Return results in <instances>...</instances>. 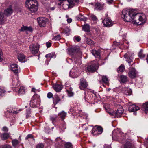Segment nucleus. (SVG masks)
<instances>
[{
	"label": "nucleus",
	"instance_id": "1",
	"mask_svg": "<svg viewBox=\"0 0 148 148\" xmlns=\"http://www.w3.org/2000/svg\"><path fill=\"white\" fill-rule=\"evenodd\" d=\"M67 50L68 53L72 56V58H69V60L72 61H74L75 64L77 63L76 61L77 59H78L79 61H80L79 59L82 55V52L78 47L72 46L69 48Z\"/></svg>",
	"mask_w": 148,
	"mask_h": 148
},
{
	"label": "nucleus",
	"instance_id": "2",
	"mask_svg": "<svg viewBox=\"0 0 148 148\" xmlns=\"http://www.w3.org/2000/svg\"><path fill=\"white\" fill-rule=\"evenodd\" d=\"M135 13L133 10L125 9L122 11L121 16L125 21L134 22Z\"/></svg>",
	"mask_w": 148,
	"mask_h": 148
},
{
	"label": "nucleus",
	"instance_id": "3",
	"mask_svg": "<svg viewBox=\"0 0 148 148\" xmlns=\"http://www.w3.org/2000/svg\"><path fill=\"white\" fill-rule=\"evenodd\" d=\"M25 5L32 12H35L38 8V3L36 0H27Z\"/></svg>",
	"mask_w": 148,
	"mask_h": 148
},
{
	"label": "nucleus",
	"instance_id": "4",
	"mask_svg": "<svg viewBox=\"0 0 148 148\" xmlns=\"http://www.w3.org/2000/svg\"><path fill=\"white\" fill-rule=\"evenodd\" d=\"M134 22V24L140 25L144 23L146 21L145 15L143 14L135 13Z\"/></svg>",
	"mask_w": 148,
	"mask_h": 148
},
{
	"label": "nucleus",
	"instance_id": "5",
	"mask_svg": "<svg viewBox=\"0 0 148 148\" xmlns=\"http://www.w3.org/2000/svg\"><path fill=\"white\" fill-rule=\"evenodd\" d=\"M106 111L113 118H118L121 117L123 112V110L121 106L117 110L114 112H109L107 110Z\"/></svg>",
	"mask_w": 148,
	"mask_h": 148
},
{
	"label": "nucleus",
	"instance_id": "6",
	"mask_svg": "<svg viewBox=\"0 0 148 148\" xmlns=\"http://www.w3.org/2000/svg\"><path fill=\"white\" fill-rule=\"evenodd\" d=\"M40 101V98L39 96L37 94H35L32 98L30 104L32 107H35L39 104Z\"/></svg>",
	"mask_w": 148,
	"mask_h": 148
},
{
	"label": "nucleus",
	"instance_id": "7",
	"mask_svg": "<svg viewBox=\"0 0 148 148\" xmlns=\"http://www.w3.org/2000/svg\"><path fill=\"white\" fill-rule=\"evenodd\" d=\"M67 1L69 3V5L66 4H63V7L65 10L71 8L77 5L79 2V0H67Z\"/></svg>",
	"mask_w": 148,
	"mask_h": 148
},
{
	"label": "nucleus",
	"instance_id": "8",
	"mask_svg": "<svg viewBox=\"0 0 148 148\" xmlns=\"http://www.w3.org/2000/svg\"><path fill=\"white\" fill-rule=\"evenodd\" d=\"M39 48V45L37 43L31 45L29 46L30 52L33 55H35L38 52Z\"/></svg>",
	"mask_w": 148,
	"mask_h": 148
},
{
	"label": "nucleus",
	"instance_id": "9",
	"mask_svg": "<svg viewBox=\"0 0 148 148\" xmlns=\"http://www.w3.org/2000/svg\"><path fill=\"white\" fill-rule=\"evenodd\" d=\"M123 134L122 133L120 132V130H115L112 133V137L113 140H119V138Z\"/></svg>",
	"mask_w": 148,
	"mask_h": 148
},
{
	"label": "nucleus",
	"instance_id": "10",
	"mask_svg": "<svg viewBox=\"0 0 148 148\" xmlns=\"http://www.w3.org/2000/svg\"><path fill=\"white\" fill-rule=\"evenodd\" d=\"M10 69L11 70L15 73V75L18 74L20 72V70L18 66L16 64H12L10 65Z\"/></svg>",
	"mask_w": 148,
	"mask_h": 148
},
{
	"label": "nucleus",
	"instance_id": "11",
	"mask_svg": "<svg viewBox=\"0 0 148 148\" xmlns=\"http://www.w3.org/2000/svg\"><path fill=\"white\" fill-rule=\"evenodd\" d=\"M47 19L44 17L37 18V21L39 25L40 26L44 27L47 22Z\"/></svg>",
	"mask_w": 148,
	"mask_h": 148
},
{
	"label": "nucleus",
	"instance_id": "12",
	"mask_svg": "<svg viewBox=\"0 0 148 148\" xmlns=\"http://www.w3.org/2000/svg\"><path fill=\"white\" fill-rule=\"evenodd\" d=\"M133 53L131 52H128L124 55L125 58L126 59V61L129 63H130L132 61L133 59Z\"/></svg>",
	"mask_w": 148,
	"mask_h": 148
},
{
	"label": "nucleus",
	"instance_id": "13",
	"mask_svg": "<svg viewBox=\"0 0 148 148\" xmlns=\"http://www.w3.org/2000/svg\"><path fill=\"white\" fill-rule=\"evenodd\" d=\"M79 75V72L75 68H72L70 71L69 75L72 78H77Z\"/></svg>",
	"mask_w": 148,
	"mask_h": 148
},
{
	"label": "nucleus",
	"instance_id": "14",
	"mask_svg": "<svg viewBox=\"0 0 148 148\" xmlns=\"http://www.w3.org/2000/svg\"><path fill=\"white\" fill-rule=\"evenodd\" d=\"M137 74V72L135 69L134 68L131 69L128 73L129 77L132 79H133L136 77V76Z\"/></svg>",
	"mask_w": 148,
	"mask_h": 148
},
{
	"label": "nucleus",
	"instance_id": "15",
	"mask_svg": "<svg viewBox=\"0 0 148 148\" xmlns=\"http://www.w3.org/2000/svg\"><path fill=\"white\" fill-rule=\"evenodd\" d=\"M104 26L107 27H110L113 25V22L110 19H106L102 21Z\"/></svg>",
	"mask_w": 148,
	"mask_h": 148
},
{
	"label": "nucleus",
	"instance_id": "16",
	"mask_svg": "<svg viewBox=\"0 0 148 148\" xmlns=\"http://www.w3.org/2000/svg\"><path fill=\"white\" fill-rule=\"evenodd\" d=\"M98 69L95 64H93L87 67V70L90 72H92L96 71Z\"/></svg>",
	"mask_w": 148,
	"mask_h": 148
},
{
	"label": "nucleus",
	"instance_id": "17",
	"mask_svg": "<svg viewBox=\"0 0 148 148\" xmlns=\"http://www.w3.org/2000/svg\"><path fill=\"white\" fill-rule=\"evenodd\" d=\"M13 11L12 6L10 5L8 8L5 10L4 13L7 16H9L12 14Z\"/></svg>",
	"mask_w": 148,
	"mask_h": 148
},
{
	"label": "nucleus",
	"instance_id": "18",
	"mask_svg": "<svg viewBox=\"0 0 148 148\" xmlns=\"http://www.w3.org/2000/svg\"><path fill=\"white\" fill-rule=\"evenodd\" d=\"M140 108L135 105H130L129 108V110L130 112H135L139 110Z\"/></svg>",
	"mask_w": 148,
	"mask_h": 148
},
{
	"label": "nucleus",
	"instance_id": "19",
	"mask_svg": "<svg viewBox=\"0 0 148 148\" xmlns=\"http://www.w3.org/2000/svg\"><path fill=\"white\" fill-rule=\"evenodd\" d=\"M18 75L17 74L12 79V84L14 86H18L19 84Z\"/></svg>",
	"mask_w": 148,
	"mask_h": 148
},
{
	"label": "nucleus",
	"instance_id": "20",
	"mask_svg": "<svg viewBox=\"0 0 148 148\" xmlns=\"http://www.w3.org/2000/svg\"><path fill=\"white\" fill-rule=\"evenodd\" d=\"M7 110L8 112L12 113L13 114H16L18 112L21 111L20 109L18 111L16 110V108H13L12 107H9L7 108Z\"/></svg>",
	"mask_w": 148,
	"mask_h": 148
},
{
	"label": "nucleus",
	"instance_id": "21",
	"mask_svg": "<svg viewBox=\"0 0 148 148\" xmlns=\"http://www.w3.org/2000/svg\"><path fill=\"white\" fill-rule=\"evenodd\" d=\"M54 89L56 92H60L61 90L62 87L60 84H55L53 86Z\"/></svg>",
	"mask_w": 148,
	"mask_h": 148
},
{
	"label": "nucleus",
	"instance_id": "22",
	"mask_svg": "<svg viewBox=\"0 0 148 148\" xmlns=\"http://www.w3.org/2000/svg\"><path fill=\"white\" fill-rule=\"evenodd\" d=\"M80 84L81 86H80V88L82 90L83 89L82 88V87H83L84 88H86L88 86L87 83L86 81L83 78H81L80 79Z\"/></svg>",
	"mask_w": 148,
	"mask_h": 148
},
{
	"label": "nucleus",
	"instance_id": "23",
	"mask_svg": "<svg viewBox=\"0 0 148 148\" xmlns=\"http://www.w3.org/2000/svg\"><path fill=\"white\" fill-rule=\"evenodd\" d=\"M91 53L95 57L99 58L100 57V52L99 50L97 51L95 50H92Z\"/></svg>",
	"mask_w": 148,
	"mask_h": 148
},
{
	"label": "nucleus",
	"instance_id": "24",
	"mask_svg": "<svg viewBox=\"0 0 148 148\" xmlns=\"http://www.w3.org/2000/svg\"><path fill=\"white\" fill-rule=\"evenodd\" d=\"M6 21V18L4 16V14L0 12V24H3Z\"/></svg>",
	"mask_w": 148,
	"mask_h": 148
},
{
	"label": "nucleus",
	"instance_id": "25",
	"mask_svg": "<svg viewBox=\"0 0 148 148\" xmlns=\"http://www.w3.org/2000/svg\"><path fill=\"white\" fill-rule=\"evenodd\" d=\"M25 88L23 86H21L18 92V94L19 95H21L25 93Z\"/></svg>",
	"mask_w": 148,
	"mask_h": 148
},
{
	"label": "nucleus",
	"instance_id": "26",
	"mask_svg": "<svg viewBox=\"0 0 148 148\" xmlns=\"http://www.w3.org/2000/svg\"><path fill=\"white\" fill-rule=\"evenodd\" d=\"M142 110H143L146 113L148 112V103H146L143 104L142 106Z\"/></svg>",
	"mask_w": 148,
	"mask_h": 148
},
{
	"label": "nucleus",
	"instance_id": "27",
	"mask_svg": "<svg viewBox=\"0 0 148 148\" xmlns=\"http://www.w3.org/2000/svg\"><path fill=\"white\" fill-rule=\"evenodd\" d=\"M25 56L23 54H19L18 55V59L21 62H24L25 61Z\"/></svg>",
	"mask_w": 148,
	"mask_h": 148
},
{
	"label": "nucleus",
	"instance_id": "28",
	"mask_svg": "<svg viewBox=\"0 0 148 148\" xmlns=\"http://www.w3.org/2000/svg\"><path fill=\"white\" fill-rule=\"evenodd\" d=\"M56 8V4L53 5V4H51L49 6L46 8L48 12H50L51 11H53Z\"/></svg>",
	"mask_w": 148,
	"mask_h": 148
},
{
	"label": "nucleus",
	"instance_id": "29",
	"mask_svg": "<svg viewBox=\"0 0 148 148\" xmlns=\"http://www.w3.org/2000/svg\"><path fill=\"white\" fill-rule=\"evenodd\" d=\"M120 83H125L128 81L127 77L124 75H121L120 77Z\"/></svg>",
	"mask_w": 148,
	"mask_h": 148
},
{
	"label": "nucleus",
	"instance_id": "30",
	"mask_svg": "<svg viewBox=\"0 0 148 148\" xmlns=\"http://www.w3.org/2000/svg\"><path fill=\"white\" fill-rule=\"evenodd\" d=\"M82 26V30H83L87 32H90V26L88 25L87 24H85Z\"/></svg>",
	"mask_w": 148,
	"mask_h": 148
},
{
	"label": "nucleus",
	"instance_id": "31",
	"mask_svg": "<svg viewBox=\"0 0 148 148\" xmlns=\"http://www.w3.org/2000/svg\"><path fill=\"white\" fill-rule=\"evenodd\" d=\"M103 6L99 3H96L95 5V9L98 11H100L101 10L103 9Z\"/></svg>",
	"mask_w": 148,
	"mask_h": 148
},
{
	"label": "nucleus",
	"instance_id": "32",
	"mask_svg": "<svg viewBox=\"0 0 148 148\" xmlns=\"http://www.w3.org/2000/svg\"><path fill=\"white\" fill-rule=\"evenodd\" d=\"M53 103L55 105L56 104L60 101V99L57 95L54 96V97L53 98Z\"/></svg>",
	"mask_w": 148,
	"mask_h": 148
},
{
	"label": "nucleus",
	"instance_id": "33",
	"mask_svg": "<svg viewBox=\"0 0 148 148\" xmlns=\"http://www.w3.org/2000/svg\"><path fill=\"white\" fill-rule=\"evenodd\" d=\"M12 145L15 148H16L17 146L19 143L18 140L17 139H14L12 141Z\"/></svg>",
	"mask_w": 148,
	"mask_h": 148
},
{
	"label": "nucleus",
	"instance_id": "34",
	"mask_svg": "<svg viewBox=\"0 0 148 148\" xmlns=\"http://www.w3.org/2000/svg\"><path fill=\"white\" fill-rule=\"evenodd\" d=\"M10 136V134L9 133H4L1 136V139L2 140H4L8 139Z\"/></svg>",
	"mask_w": 148,
	"mask_h": 148
},
{
	"label": "nucleus",
	"instance_id": "35",
	"mask_svg": "<svg viewBox=\"0 0 148 148\" xmlns=\"http://www.w3.org/2000/svg\"><path fill=\"white\" fill-rule=\"evenodd\" d=\"M66 113L64 111H62L59 114V116L62 119H63L66 116Z\"/></svg>",
	"mask_w": 148,
	"mask_h": 148
},
{
	"label": "nucleus",
	"instance_id": "36",
	"mask_svg": "<svg viewBox=\"0 0 148 148\" xmlns=\"http://www.w3.org/2000/svg\"><path fill=\"white\" fill-rule=\"evenodd\" d=\"M55 56V53H50L47 54L45 56L46 57L47 59L50 60V59L53 57Z\"/></svg>",
	"mask_w": 148,
	"mask_h": 148
},
{
	"label": "nucleus",
	"instance_id": "37",
	"mask_svg": "<svg viewBox=\"0 0 148 148\" xmlns=\"http://www.w3.org/2000/svg\"><path fill=\"white\" fill-rule=\"evenodd\" d=\"M125 70V67L123 65L120 66L117 69L119 73L122 72L124 71Z\"/></svg>",
	"mask_w": 148,
	"mask_h": 148
},
{
	"label": "nucleus",
	"instance_id": "38",
	"mask_svg": "<svg viewBox=\"0 0 148 148\" xmlns=\"http://www.w3.org/2000/svg\"><path fill=\"white\" fill-rule=\"evenodd\" d=\"M124 89L127 95H129L131 94L132 91L131 89L127 87H125Z\"/></svg>",
	"mask_w": 148,
	"mask_h": 148
},
{
	"label": "nucleus",
	"instance_id": "39",
	"mask_svg": "<svg viewBox=\"0 0 148 148\" xmlns=\"http://www.w3.org/2000/svg\"><path fill=\"white\" fill-rule=\"evenodd\" d=\"M5 91L4 88L2 87H0V96H3L5 95Z\"/></svg>",
	"mask_w": 148,
	"mask_h": 148
},
{
	"label": "nucleus",
	"instance_id": "40",
	"mask_svg": "<svg viewBox=\"0 0 148 148\" xmlns=\"http://www.w3.org/2000/svg\"><path fill=\"white\" fill-rule=\"evenodd\" d=\"M77 20H81L84 21H86V18L84 17L82 15H79L78 16L76 17Z\"/></svg>",
	"mask_w": 148,
	"mask_h": 148
},
{
	"label": "nucleus",
	"instance_id": "41",
	"mask_svg": "<svg viewBox=\"0 0 148 148\" xmlns=\"http://www.w3.org/2000/svg\"><path fill=\"white\" fill-rule=\"evenodd\" d=\"M102 80L103 82L105 84H108L109 80L108 78L106 76H103L102 77Z\"/></svg>",
	"mask_w": 148,
	"mask_h": 148
},
{
	"label": "nucleus",
	"instance_id": "42",
	"mask_svg": "<svg viewBox=\"0 0 148 148\" xmlns=\"http://www.w3.org/2000/svg\"><path fill=\"white\" fill-rule=\"evenodd\" d=\"M65 148H73V145L70 142H67L65 144Z\"/></svg>",
	"mask_w": 148,
	"mask_h": 148
},
{
	"label": "nucleus",
	"instance_id": "43",
	"mask_svg": "<svg viewBox=\"0 0 148 148\" xmlns=\"http://www.w3.org/2000/svg\"><path fill=\"white\" fill-rule=\"evenodd\" d=\"M124 148H132L130 143L129 142H126L124 145Z\"/></svg>",
	"mask_w": 148,
	"mask_h": 148
},
{
	"label": "nucleus",
	"instance_id": "44",
	"mask_svg": "<svg viewBox=\"0 0 148 148\" xmlns=\"http://www.w3.org/2000/svg\"><path fill=\"white\" fill-rule=\"evenodd\" d=\"M138 57L141 58H144L145 56V54H143V51L141 50L139 53H138Z\"/></svg>",
	"mask_w": 148,
	"mask_h": 148
},
{
	"label": "nucleus",
	"instance_id": "45",
	"mask_svg": "<svg viewBox=\"0 0 148 148\" xmlns=\"http://www.w3.org/2000/svg\"><path fill=\"white\" fill-rule=\"evenodd\" d=\"M97 130L98 133L99 134H101L103 132V129L101 126H98L96 128Z\"/></svg>",
	"mask_w": 148,
	"mask_h": 148
},
{
	"label": "nucleus",
	"instance_id": "46",
	"mask_svg": "<svg viewBox=\"0 0 148 148\" xmlns=\"http://www.w3.org/2000/svg\"><path fill=\"white\" fill-rule=\"evenodd\" d=\"M90 18L93 21L95 22V23L97 22V18L94 15H91Z\"/></svg>",
	"mask_w": 148,
	"mask_h": 148
},
{
	"label": "nucleus",
	"instance_id": "47",
	"mask_svg": "<svg viewBox=\"0 0 148 148\" xmlns=\"http://www.w3.org/2000/svg\"><path fill=\"white\" fill-rule=\"evenodd\" d=\"M92 95H90V97L89 96H88L89 98H88V96L85 95L84 96V98L86 101H90L91 100V96Z\"/></svg>",
	"mask_w": 148,
	"mask_h": 148
},
{
	"label": "nucleus",
	"instance_id": "48",
	"mask_svg": "<svg viewBox=\"0 0 148 148\" xmlns=\"http://www.w3.org/2000/svg\"><path fill=\"white\" fill-rule=\"evenodd\" d=\"M92 134L94 135H97L99 134L98 133L97 130L95 127L92 129Z\"/></svg>",
	"mask_w": 148,
	"mask_h": 148
},
{
	"label": "nucleus",
	"instance_id": "49",
	"mask_svg": "<svg viewBox=\"0 0 148 148\" xmlns=\"http://www.w3.org/2000/svg\"><path fill=\"white\" fill-rule=\"evenodd\" d=\"M82 110H76L75 111V113L78 116H82Z\"/></svg>",
	"mask_w": 148,
	"mask_h": 148
},
{
	"label": "nucleus",
	"instance_id": "50",
	"mask_svg": "<svg viewBox=\"0 0 148 148\" xmlns=\"http://www.w3.org/2000/svg\"><path fill=\"white\" fill-rule=\"evenodd\" d=\"M60 38H61L60 35H58L55 37L53 38L52 40H59Z\"/></svg>",
	"mask_w": 148,
	"mask_h": 148
},
{
	"label": "nucleus",
	"instance_id": "51",
	"mask_svg": "<svg viewBox=\"0 0 148 148\" xmlns=\"http://www.w3.org/2000/svg\"><path fill=\"white\" fill-rule=\"evenodd\" d=\"M86 124H84L82 125V127L83 129L85 130L86 131L88 129V127L86 126Z\"/></svg>",
	"mask_w": 148,
	"mask_h": 148
},
{
	"label": "nucleus",
	"instance_id": "52",
	"mask_svg": "<svg viewBox=\"0 0 148 148\" xmlns=\"http://www.w3.org/2000/svg\"><path fill=\"white\" fill-rule=\"evenodd\" d=\"M27 115L26 116L27 118H28L29 116V114L31 113L30 110V109H27L26 111Z\"/></svg>",
	"mask_w": 148,
	"mask_h": 148
},
{
	"label": "nucleus",
	"instance_id": "53",
	"mask_svg": "<svg viewBox=\"0 0 148 148\" xmlns=\"http://www.w3.org/2000/svg\"><path fill=\"white\" fill-rule=\"evenodd\" d=\"M44 148V145L40 143L39 144H38L36 146V148Z\"/></svg>",
	"mask_w": 148,
	"mask_h": 148
},
{
	"label": "nucleus",
	"instance_id": "54",
	"mask_svg": "<svg viewBox=\"0 0 148 148\" xmlns=\"http://www.w3.org/2000/svg\"><path fill=\"white\" fill-rule=\"evenodd\" d=\"M74 41H77V42H79L81 40L80 38L79 37L77 36L76 37L75 36L74 38Z\"/></svg>",
	"mask_w": 148,
	"mask_h": 148
},
{
	"label": "nucleus",
	"instance_id": "55",
	"mask_svg": "<svg viewBox=\"0 0 148 148\" xmlns=\"http://www.w3.org/2000/svg\"><path fill=\"white\" fill-rule=\"evenodd\" d=\"M32 28L30 27H26V32H32Z\"/></svg>",
	"mask_w": 148,
	"mask_h": 148
},
{
	"label": "nucleus",
	"instance_id": "56",
	"mask_svg": "<svg viewBox=\"0 0 148 148\" xmlns=\"http://www.w3.org/2000/svg\"><path fill=\"white\" fill-rule=\"evenodd\" d=\"M26 26H23L20 29L21 31H26Z\"/></svg>",
	"mask_w": 148,
	"mask_h": 148
},
{
	"label": "nucleus",
	"instance_id": "57",
	"mask_svg": "<svg viewBox=\"0 0 148 148\" xmlns=\"http://www.w3.org/2000/svg\"><path fill=\"white\" fill-rule=\"evenodd\" d=\"M47 97L49 98H51L53 97V94L52 93L49 92L47 94Z\"/></svg>",
	"mask_w": 148,
	"mask_h": 148
},
{
	"label": "nucleus",
	"instance_id": "58",
	"mask_svg": "<svg viewBox=\"0 0 148 148\" xmlns=\"http://www.w3.org/2000/svg\"><path fill=\"white\" fill-rule=\"evenodd\" d=\"M2 52L1 49H0V62L2 61L3 60V56L2 55Z\"/></svg>",
	"mask_w": 148,
	"mask_h": 148
},
{
	"label": "nucleus",
	"instance_id": "59",
	"mask_svg": "<svg viewBox=\"0 0 148 148\" xmlns=\"http://www.w3.org/2000/svg\"><path fill=\"white\" fill-rule=\"evenodd\" d=\"M2 148H12L10 146L8 145H5L3 146Z\"/></svg>",
	"mask_w": 148,
	"mask_h": 148
},
{
	"label": "nucleus",
	"instance_id": "60",
	"mask_svg": "<svg viewBox=\"0 0 148 148\" xmlns=\"http://www.w3.org/2000/svg\"><path fill=\"white\" fill-rule=\"evenodd\" d=\"M51 45V43L49 42H47L46 43V45L47 48L50 47Z\"/></svg>",
	"mask_w": 148,
	"mask_h": 148
},
{
	"label": "nucleus",
	"instance_id": "61",
	"mask_svg": "<svg viewBox=\"0 0 148 148\" xmlns=\"http://www.w3.org/2000/svg\"><path fill=\"white\" fill-rule=\"evenodd\" d=\"M32 91L33 92H39V90L38 89H36L35 88H32Z\"/></svg>",
	"mask_w": 148,
	"mask_h": 148
},
{
	"label": "nucleus",
	"instance_id": "62",
	"mask_svg": "<svg viewBox=\"0 0 148 148\" xmlns=\"http://www.w3.org/2000/svg\"><path fill=\"white\" fill-rule=\"evenodd\" d=\"M29 138H33V136L31 134L28 135L25 138L26 139H27Z\"/></svg>",
	"mask_w": 148,
	"mask_h": 148
},
{
	"label": "nucleus",
	"instance_id": "63",
	"mask_svg": "<svg viewBox=\"0 0 148 148\" xmlns=\"http://www.w3.org/2000/svg\"><path fill=\"white\" fill-rule=\"evenodd\" d=\"M73 95V93L69 91L68 92V95L69 97H71Z\"/></svg>",
	"mask_w": 148,
	"mask_h": 148
},
{
	"label": "nucleus",
	"instance_id": "64",
	"mask_svg": "<svg viewBox=\"0 0 148 148\" xmlns=\"http://www.w3.org/2000/svg\"><path fill=\"white\" fill-rule=\"evenodd\" d=\"M2 130L3 131L7 132L8 131V129L6 127H4L2 128Z\"/></svg>",
	"mask_w": 148,
	"mask_h": 148
}]
</instances>
